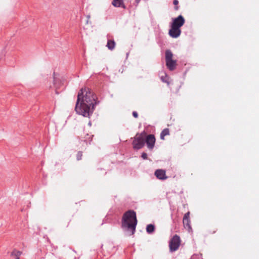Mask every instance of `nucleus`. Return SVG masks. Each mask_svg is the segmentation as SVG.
<instances>
[{
  "instance_id": "f8f14e48",
  "label": "nucleus",
  "mask_w": 259,
  "mask_h": 259,
  "mask_svg": "<svg viewBox=\"0 0 259 259\" xmlns=\"http://www.w3.org/2000/svg\"><path fill=\"white\" fill-rule=\"evenodd\" d=\"M22 252L16 249H14L11 253V256L14 257L15 259H20Z\"/></svg>"
},
{
  "instance_id": "ddd939ff",
  "label": "nucleus",
  "mask_w": 259,
  "mask_h": 259,
  "mask_svg": "<svg viewBox=\"0 0 259 259\" xmlns=\"http://www.w3.org/2000/svg\"><path fill=\"white\" fill-rule=\"evenodd\" d=\"M124 0H113L112 4L115 7H121L125 8L124 5L123 4Z\"/></svg>"
},
{
  "instance_id": "4be33fe9",
  "label": "nucleus",
  "mask_w": 259,
  "mask_h": 259,
  "mask_svg": "<svg viewBox=\"0 0 259 259\" xmlns=\"http://www.w3.org/2000/svg\"><path fill=\"white\" fill-rule=\"evenodd\" d=\"M140 1L141 0H135V2L137 5L140 3Z\"/></svg>"
},
{
  "instance_id": "1a4fd4ad",
  "label": "nucleus",
  "mask_w": 259,
  "mask_h": 259,
  "mask_svg": "<svg viewBox=\"0 0 259 259\" xmlns=\"http://www.w3.org/2000/svg\"><path fill=\"white\" fill-rule=\"evenodd\" d=\"M145 142H146L147 147L149 149H153L155 143V138L154 136L153 135H148L146 139H145Z\"/></svg>"
},
{
  "instance_id": "39448f33",
  "label": "nucleus",
  "mask_w": 259,
  "mask_h": 259,
  "mask_svg": "<svg viewBox=\"0 0 259 259\" xmlns=\"http://www.w3.org/2000/svg\"><path fill=\"white\" fill-rule=\"evenodd\" d=\"M180 243L181 240L180 237L177 235H174L169 242V246L170 251L173 252L177 250L180 245Z\"/></svg>"
},
{
  "instance_id": "9b49d317",
  "label": "nucleus",
  "mask_w": 259,
  "mask_h": 259,
  "mask_svg": "<svg viewBox=\"0 0 259 259\" xmlns=\"http://www.w3.org/2000/svg\"><path fill=\"white\" fill-rule=\"evenodd\" d=\"M62 84V81L60 79L56 78L55 76V74H54V84L56 89V94H58L57 90L60 88L61 85Z\"/></svg>"
},
{
  "instance_id": "a211bd4d",
  "label": "nucleus",
  "mask_w": 259,
  "mask_h": 259,
  "mask_svg": "<svg viewBox=\"0 0 259 259\" xmlns=\"http://www.w3.org/2000/svg\"><path fill=\"white\" fill-rule=\"evenodd\" d=\"M173 4L175 6V10L176 11H177L179 9V7L177 6L178 4H179V1L178 0H174L173 1Z\"/></svg>"
},
{
  "instance_id": "9d476101",
  "label": "nucleus",
  "mask_w": 259,
  "mask_h": 259,
  "mask_svg": "<svg viewBox=\"0 0 259 259\" xmlns=\"http://www.w3.org/2000/svg\"><path fill=\"white\" fill-rule=\"evenodd\" d=\"M156 177L160 180H165L167 179L166 176L165 171L163 169H157L155 172Z\"/></svg>"
},
{
  "instance_id": "0eeeda50",
  "label": "nucleus",
  "mask_w": 259,
  "mask_h": 259,
  "mask_svg": "<svg viewBox=\"0 0 259 259\" xmlns=\"http://www.w3.org/2000/svg\"><path fill=\"white\" fill-rule=\"evenodd\" d=\"M181 33L180 28L171 25V28L169 30L168 34L172 38L178 37Z\"/></svg>"
},
{
  "instance_id": "7ed1b4c3",
  "label": "nucleus",
  "mask_w": 259,
  "mask_h": 259,
  "mask_svg": "<svg viewBox=\"0 0 259 259\" xmlns=\"http://www.w3.org/2000/svg\"><path fill=\"white\" fill-rule=\"evenodd\" d=\"M172 57L173 54L170 50L165 51L166 65L170 70H174L176 66V61L172 59Z\"/></svg>"
},
{
  "instance_id": "6ab92c4d",
  "label": "nucleus",
  "mask_w": 259,
  "mask_h": 259,
  "mask_svg": "<svg viewBox=\"0 0 259 259\" xmlns=\"http://www.w3.org/2000/svg\"><path fill=\"white\" fill-rule=\"evenodd\" d=\"M161 79L163 82H166V83H168V82L167 81V76L166 74H164V75L161 76Z\"/></svg>"
},
{
  "instance_id": "f03ea898",
  "label": "nucleus",
  "mask_w": 259,
  "mask_h": 259,
  "mask_svg": "<svg viewBox=\"0 0 259 259\" xmlns=\"http://www.w3.org/2000/svg\"><path fill=\"white\" fill-rule=\"evenodd\" d=\"M137 220L136 212L132 210L126 211L121 220V228L128 232L130 235H133L136 230Z\"/></svg>"
},
{
  "instance_id": "4468645a",
  "label": "nucleus",
  "mask_w": 259,
  "mask_h": 259,
  "mask_svg": "<svg viewBox=\"0 0 259 259\" xmlns=\"http://www.w3.org/2000/svg\"><path fill=\"white\" fill-rule=\"evenodd\" d=\"M115 42L113 40H108L107 44V47L110 50H113L115 47Z\"/></svg>"
},
{
  "instance_id": "2eb2a0df",
  "label": "nucleus",
  "mask_w": 259,
  "mask_h": 259,
  "mask_svg": "<svg viewBox=\"0 0 259 259\" xmlns=\"http://www.w3.org/2000/svg\"><path fill=\"white\" fill-rule=\"evenodd\" d=\"M169 135V130L168 128H166L164 129L160 134V139L162 140H164V137L166 136Z\"/></svg>"
},
{
  "instance_id": "423d86ee",
  "label": "nucleus",
  "mask_w": 259,
  "mask_h": 259,
  "mask_svg": "<svg viewBox=\"0 0 259 259\" xmlns=\"http://www.w3.org/2000/svg\"><path fill=\"white\" fill-rule=\"evenodd\" d=\"M183 223L184 228L187 229L188 232H191L192 231V228L190 224L191 221L190 220L189 211L185 214L183 219Z\"/></svg>"
},
{
  "instance_id": "5701e85b",
  "label": "nucleus",
  "mask_w": 259,
  "mask_h": 259,
  "mask_svg": "<svg viewBox=\"0 0 259 259\" xmlns=\"http://www.w3.org/2000/svg\"><path fill=\"white\" fill-rule=\"evenodd\" d=\"M90 18V16H88V18L89 19Z\"/></svg>"
},
{
  "instance_id": "f3484780",
  "label": "nucleus",
  "mask_w": 259,
  "mask_h": 259,
  "mask_svg": "<svg viewBox=\"0 0 259 259\" xmlns=\"http://www.w3.org/2000/svg\"><path fill=\"white\" fill-rule=\"evenodd\" d=\"M82 153L81 152H78L77 154H76V159L77 160H79L80 159H81V158H82Z\"/></svg>"
},
{
  "instance_id": "f257e3e1",
  "label": "nucleus",
  "mask_w": 259,
  "mask_h": 259,
  "mask_svg": "<svg viewBox=\"0 0 259 259\" xmlns=\"http://www.w3.org/2000/svg\"><path fill=\"white\" fill-rule=\"evenodd\" d=\"M96 97L89 88H82L78 93L75 110L77 114L89 117L94 110L97 104Z\"/></svg>"
},
{
  "instance_id": "412c9836",
  "label": "nucleus",
  "mask_w": 259,
  "mask_h": 259,
  "mask_svg": "<svg viewBox=\"0 0 259 259\" xmlns=\"http://www.w3.org/2000/svg\"><path fill=\"white\" fill-rule=\"evenodd\" d=\"M133 115L135 118H137L138 117V114L136 111L133 112Z\"/></svg>"
},
{
  "instance_id": "6e6552de",
  "label": "nucleus",
  "mask_w": 259,
  "mask_h": 259,
  "mask_svg": "<svg viewBox=\"0 0 259 259\" xmlns=\"http://www.w3.org/2000/svg\"><path fill=\"white\" fill-rule=\"evenodd\" d=\"M185 22L184 18L182 15H180L173 19L171 25L180 28L184 24Z\"/></svg>"
},
{
  "instance_id": "20e7f679",
  "label": "nucleus",
  "mask_w": 259,
  "mask_h": 259,
  "mask_svg": "<svg viewBox=\"0 0 259 259\" xmlns=\"http://www.w3.org/2000/svg\"><path fill=\"white\" fill-rule=\"evenodd\" d=\"M133 148L135 149H139L142 148L145 144V135L137 134L133 142Z\"/></svg>"
},
{
  "instance_id": "dca6fc26",
  "label": "nucleus",
  "mask_w": 259,
  "mask_h": 259,
  "mask_svg": "<svg viewBox=\"0 0 259 259\" xmlns=\"http://www.w3.org/2000/svg\"><path fill=\"white\" fill-rule=\"evenodd\" d=\"M155 230V227L152 224H149L147 226L146 231L147 233L151 234L154 232Z\"/></svg>"
},
{
  "instance_id": "aec40b11",
  "label": "nucleus",
  "mask_w": 259,
  "mask_h": 259,
  "mask_svg": "<svg viewBox=\"0 0 259 259\" xmlns=\"http://www.w3.org/2000/svg\"><path fill=\"white\" fill-rule=\"evenodd\" d=\"M142 157L144 159H146L147 158V155L146 153H143L142 154Z\"/></svg>"
}]
</instances>
